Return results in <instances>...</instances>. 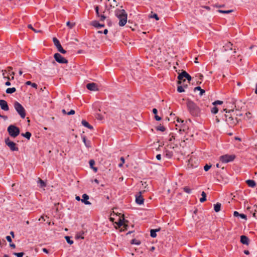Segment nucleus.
<instances>
[{
	"label": "nucleus",
	"mask_w": 257,
	"mask_h": 257,
	"mask_svg": "<svg viewBox=\"0 0 257 257\" xmlns=\"http://www.w3.org/2000/svg\"><path fill=\"white\" fill-rule=\"evenodd\" d=\"M187 107L190 114L194 117L199 116L200 114V108L193 101L187 100Z\"/></svg>",
	"instance_id": "nucleus-1"
},
{
	"label": "nucleus",
	"mask_w": 257,
	"mask_h": 257,
	"mask_svg": "<svg viewBox=\"0 0 257 257\" xmlns=\"http://www.w3.org/2000/svg\"><path fill=\"white\" fill-rule=\"evenodd\" d=\"M115 15L119 19L118 25L119 26L122 27L126 24L127 15L124 10L116 9L115 11Z\"/></svg>",
	"instance_id": "nucleus-2"
},
{
	"label": "nucleus",
	"mask_w": 257,
	"mask_h": 257,
	"mask_svg": "<svg viewBox=\"0 0 257 257\" xmlns=\"http://www.w3.org/2000/svg\"><path fill=\"white\" fill-rule=\"evenodd\" d=\"M226 112L227 113V111H226ZM225 121L230 127L234 126L238 122L237 118L234 115L233 110H229L228 113L225 114Z\"/></svg>",
	"instance_id": "nucleus-3"
},
{
	"label": "nucleus",
	"mask_w": 257,
	"mask_h": 257,
	"mask_svg": "<svg viewBox=\"0 0 257 257\" xmlns=\"http://www.w3.org/2000/svg\"><path fill=\"white\" fill-rule=\"evenodd\" d=\"M7 131L9 135L14 138L17 137L20 133L19 128L13 124L8 126Z\"/></svg>",
	"instance_id": "nucleus-4"
},
{
	"label": "nucleus",
	"mask_w": 257,
	"mask_h": 257,
	"mask_svg": "<svg viewBox=\"0 0 257 257\" xmlns=\"http://www.w3.org/2000/svg\"><path fill=\"white\" fill-rule=\"evenodd\" d=\"M14 107L19 114L22 118H24L26 116V111L24 107L18 101L15 102Z\"/></svg>",
	"instance_id": "nucleus-5"
},
{
	"label": "nucleus",
	"mask_w": 257,
	"mask_h": 257,
	"mask_svg": "<svg viewBox=\"0 0 257 257\" xmlns=\"http://www.w3.org/2000/svg\"><path fill=\"white\" fill-rule=\"evenodd\" d=\"M235 158L234 155H224L220 157L219 160L223 163H227L233 161Z\"/></svg>",
	"instance_id": "nucleus-6"
},
{
	"label": "nucleus",
	"mask_w": 257,
	"mask_h": 257,
	"mask_svg": "<svg viewBox=\"0 0 257 257\" xmlns=\"http://www.w3.org/2000/svg\"><path fill=\"white\" fill-rule=\"evenodd\" d=\"M5 142L6 145L9 147L11 151H18L19 148L16 146V144L11 141L9 138L5 139Z\"/></svg>",
	"instance_id": "nucleus-7"
},
{
	"label": "nucleus",
	"mask_w": 257,
	"mask_h": 257,
	"mask_svg": "<svg viewBox=\"0 0 257 257\" xmlns=\"http://www.w3.org/2000/svg\"><path fill=\"white\" fill-rule=\"evenodd\" d=\"M54 57L55 60L59 63L66 64L68 63V60L61 56L59 53H55L54 55Z\"/></svg>",
	"instance_id": "nucleus-8"
},
{
	"label": "nucleus",
	"mask_w": 257,
	"mask_h": 257,
	"mask_svg": "<svg viewBox=\"0 0 257 257\" xmlns=\"http://www.w3.org/2000/svg\"><path fill=\"white\" fill-rule=\"evenodd\" d=\"M53 41L55 46L57 48L58 51L64 54L66 53V51L63 49L59 41L56 38H53Z\"/></svg>",
	"instance_id": "nucleus-9"
},
{
	"label": "nucleus",
	"mask_w": 257,
	"mask_h": 257,
	"mask_svg": "<svg viewBox=\"0 0 257 257\" xmlns=\"http://www.w3.org/2000/svg\"><path fill=\"white\" fill-rule=\"evenodd\" d=\"M86 88L91 91L98 90V85L95 83H89L86 84Z\"/></svg>",
	"instance_id": "nucleus-10"
},
{
	"label": "nucleus",
	"mask_w": 257,
	"mask_h": 257,
	"mask_svg": "<svg viewBox=\"0 0 257 257\" xmlns=\"http://www.w3.org/2000/svg\"><path fill=\"white\" fill-rule=\"evenodd\" d=\"M142 192H139L138 194L136 195V202L138 204L141 205L143 204L144 199L141 195Z\"/></svg>",
	"instance_id": "nucleus-11"
},
{
	"label": "nucleus",
	"mask_w": 257,
	"mask_h": 257,
	"mask_svg": "<svg viewBox=\"0 0 257 257\" xmlns=\"http://www.w3.org/2000/svg\"><path fill=\"white\" fill-rule=\"evenodd\" d=\"M0 106L2 109L5 111H8L9 109V107L7 102L3 99L0 100Z\"/></svg>",
	"instance_id": "nucleus-12"
},
{
	"label": "nucleus",
	"mask_w": 257,
	"mask_h": 257,
	"mask_svg": "<svg viewBox=\"0 0 257 257\" xmlns=\"http://www.w3.org/2000/svg\"><path fill=\"white\" fill-rule=\"evenodd\" d=\"M117 224L119 227L123 226V227L124 228H121L120 230L121 231H124V230L127 229L128 225L124 224V219H119V220Z\"/></svg>",
	"instance_id": "nucleus-13"
},
{
	"label": "nucleus",
	"mask_w": 257,
	"mask_h": 257,
	"mask_svg": "<svg viewBox=\"0 0 257 257\" xmlns=\"http://www.w3.org/2000/svg\"><path fill=\"white\" fill-rule=\"evenodd\" d=\"M82 199H81V201L82 202L84 203L85 205H90L91 203L88 201L89 199V196L86 194H84L82 195Z\"/></svg>",
	"instance_id": "nucleus-14"
},
{
	"label": "nucleus",
	"mask_w": 257,
	"mask_h": 257,
	"mask_svg": "<svg viewBox=\"0 0 257 257\" xmlns=\"http://www.w3.org/2000/svg\"><path fill=\"white\" fill-rule=\"evenodd\" d=\"M82 141L86 148H89L91 147V143L90 141L87 140L85 136H81Z\"/></svg>",
	"instance_id": "nucleus-15"
},
{
	"label": "nucleus",
	"mask_w": 257,
	"mask_h": 257,
	"mask_svg": "<svg viewBox=\"0 0 257 257\" xmlns=\"http://www.w3.org/2000/svg\"><path fill=\"white\" fill-rule=\"evenodd\" d=\"M91 25L93 26V27L99 28L101 27H104V24H100L97 21H93L91 22Z\"/></svg>",
	"instance_id": "nucleus-16"
},
{
	"label": "nucleus",
	"mask_w": 257,
	"mask_h": 257,
	"mask_svg": "<svg viewBox=\"0 0 257 257\" xmlns=\"http://www.w3.org/2000/svg\"><path fill=\"white\" fill-rule=\"evenodd\" d=\"M249 238L245 235H241L240 236V242L243 244L248 245L249 244Z\"/></svg>",
	"instance_id": "nucleus-17"
},
{
	"label": "nucleus",
	"mask_w": 257,
	"mask_h": 257,
	"mask_svg": "<svg viewBox=\"0 0 257 257\" xmlns=\"http://www.w3.org/2000/svg\"><path fill=\"white\" fill-rule=\"evenodd\" d=\"M184 78H185V71H183L178 76V79L179 80V81H178V84H181L182 82V81H185V80L184 79Z\"/></svg>",
	"instance_id": "nucleus-18"
},
{
	"label": "nucleus",
	"mask_w": 257,
	"mask_h": 257,
	"mask_svg": "<svg viewBox=\"0 0 257 257\" xmlns=\"http://www.w3.org/2000/svg\"><path fill=\"white\" fill-rule=\"evenodd\" d=\"M173 155V153L172 151H169L166 150L164 152V156L166 157L168 159H171Z\"/></svg>",
	"instance_id": "nucleus-19"
},
{
	"label": "nucleus",
	"mask_w": 257,
	"mask_h": 257,
	"mask_svg": "<svg viewBox=\"0 0 257 257\" xmlns=\"http://www.w3.org/2000/svg\"><path fill=\"white\" fill-rule=\"evenodd\" d=\"M81 123L82 124L87 127L88 128L90 129V130H93V127L92 125H90L87 121H86L85 120H82V121H81Z\"/></svg>",
	"instance_id": "nucleus-20"
},
{
	"label": "nucleus",
	"mask_w": 257,
	"mask_h": 257,
	"mask_svg": "<svg viewBox=\"0 0 257 257\" xmlns=\"http://www.w3.org/2000/svg\"><path fill=\"white\" fill-rule=\"evenodd\" d=\"M160 230H161L160 228L155 229H151V231H150L151 232V233H150L151 236L153 238L156 237L157 236L156 232L160 231Z\"/></svg>",
	"instance_id": "nucleus-21"
},
{
	"label": "nucleus",
	"mask_w": 257,
	"mask_h": 257,
	"mask_svg": "<svg viewBox=\"0 0 257 257\" xmlns=\"http://www.w3.org/2000/svg\"><path fill=\"white\" fill-rule=\"evenodd\" d=\"M246 183L249 187L253 188L255 186L256 183L253 180H247L246 181Z\"/></svg>",
	"instance_id": "nucleus-22"
},
{
	"label": "nucleus",
	"mask_w": 257,
	"mask_h": 257,
	"mask_svg": "<svg viewBox=\"0 0 257 257\" xmlns=\"http://www.w3.org/2000/svg\"><path fill=\"white\" fill-rule=\"evenodd\" d=\"M37 183L40 188H44L46 186V183L40 178H38Z\"/></svg>",
	"instance_id": "nucleus-23"
},
{
	"label": "nucleus",
	"mask_w": 257,
	"mask_h": 257,
	"mask_svg": "<svg viewBox=\"0 0 257 257\" xmlns=\"http://www.w3.org/2000/svg\"><path fill=\"white\" fill-rule=\"evenodd\" d=\"M224 51H227L228 50H232V44L230 42H227L225 46H223Z\"/></svg>",
	"instance_id": "nucleus-24"
},
{
	"label": "nucleus",
	"mask_w": 257,
	"mask_h": 257,
	"mask_svg": "<svg viewBox=\"0 0 257 257\" xmlns=\"http://www.w3.org/2000/svg\"><path fill=\"white\" fill-rule=\"evenodd\" d=\"M221 203H217L214 205V210L216 212H218L220 210Z\"/></svg>",
	"instance_id": "nucleus-25"
},
{
	"label": "nucleus",
	"mask_w": 257,
	"mask_h": 257,
	"mask_svg": "<svg viewBox=\"0 0 257 257\" xmlns=\"http://www.w3.org/2000/svg\"><path fill=\"white\" fill-rule=\"evenodd\" d=\"M89 164L90 168L93 169L95 172H96L97 168L93 167V165L95 164V161L93 160H90L89 162Z\"/></svg>",
	"instance_id": "nucleus-26"
},
{
	"label": "nucleus",
	"mask_w": 257,
	"mask_h": 257,
	"mask_svg": "<svg viewBox=\"0 0 257 257\" xmlns=\"http://www.w3.org/2000/svg\"><path fill=\"white\" fill-rule=\"evenodd\" d=\"M16 91V89L15 87L8 88L6 90V93L8 94H12Z\"/></svg>",
	"instance_id": "nucleus-27"
},
{
	"label": "nucleus",
	"mask_w": 257,
	"mask_h": 257,
	"mask_svg": "<svg viewBox=\"0 0 257 257\" xmlns=\"http://www.w3.org/2000/svg\"><path fill=\"white\" fill-rule=\"evenodd\" d=\"M201 196L202 197L200 198V201L201 202H203L206 200V194L204 191H203L201 193Z\"/></svg>",
	"instance_id": "nucleus-28"
},
{
	"label": "nucleus",
	"mask_w": 257,
	"mask_h": 257,
	"mask_svg": "<svg viewBox=\"0 0 257 257\" xmlns=\"http://www.w3.org/2000/svg\"><path fill=\"white\" fill-rule=\"evenodd\" d=\"M22 136L29 140L31 137V134L29 132H27L25 133H22Z\"/></svg>",
	"instance_id": "nucleus-29"
},
{
	"label": "nucleus",
	"mask_w": 257,
	"mask_h": 257,
	"mask_svg": "<svg viewBox=\"0 0 257 257\" xmlns=\"http://www.w3.org/2000/svg\"><path fill=\"white\" fill-rule=\"evenodd\" d=\"M26 84L27 85H31L33 87L35 88H37V84L35 83H32L30 81H27Z\"/></svg>",
	"instance_id": "nucleus-30"
},
{
	"label": "nucleus",
	"mask_w": 257,
	"mask_h": 257,
	"mask_svg": "<svg viewBox=\"0 0 257 257\" xmlns=\"http://www.w3.org/2000/svg\"><path fill=\"white\" fill-rule=\"evenodd\" d=\"M187 86V85H184V86H181V85H180V86H178L177 87V91H178L179 92H180V93L183 92H184V89L183 87H186Z\"/></svg>",
	"instance_id": "nucleus-31"
},
{
	"label": "nucleus",
	"mask_w": 257,
	"mask_h": 257,
	"mask_svg": "<svg viewBox=\"0 0 257 257\" xmlns=\"http://www.w3.org/2000/svg\"><path fill=\"white\" fill-rule=\"evenodd\" d=\"M217 12L220 13H222V14H229V13H231L232 12H233V10L224 11V10H218L217 11Z\"/></svg>",
	"instance_id": "nucleus-32"
},
{
	"label": "nucleus",
	"mask_w": 257,
	"mask_h": 257,
	"mask_svg": "<svg viewBox=\"0 0 257 257\" xmlns=\"http://www.w3.org/2000/svg\"><path fill=\"white\" fill-rule=\"evenodd\" d=\"M141 242L140 240H137L136 239H133L131 240L132 244L140 245L141 244Z\"/></svg>",
	"instance_id": "nucleus-33"
},
{
	"label": "nucleus",
	"mask_w": 257,
	"mask_h": 257,
	"mask_svg": "<svg viewBox=\"0 0 257 257\" xmlns=\"http://www.w3.org/2000/svg\"><path fill=\"white\" fill-rule=\"evenodd\" d=\"M211 111L212 113L216 114L218 112V109L216 106H215V105H214V106L212 108Z\"/></svg>",
	"instance_id": "nucleus-34"
},
{
	"label": "nucleus",
	"mask_w": 257,
	"mask_h": 257,
	"mask_svg": "<svg viewBox=\"0 0 257 257\" xmlns=\"http://www.w3.org/2000/svg\"><path fill=\"white\" fill-rule=\"evenodd\" d=\"M67 242L68 243L70 244H72L73 243V241L71 239H70V237L69 236H66L65 237Z\"/></svg>",
	"instance_id": "nucleus-35"
},
{
	"label": "nucleus",
	"mask_w": 257,
	"mask_h": 257,
	"mask_svg": "<svg viewBox=\"0 0 257 257\" xmlns=\"http://www.w3.org/2000/svg\"><path fill=\"white\" fill-rule=\"evenodd\" d=\"M185 78L187 79L189 82L191 80V76L185 71Z\"/></svg>",
	"instance_id": "nucleus-36"
},
{
	"label": "nucleus",
	"mask_w": 257,
	"mask_h": 257,
	"mask_svg": "<svg viewBox=\"0 0 257 257\" xmlns=\"http://www.w3.org/2000/svg\"><path fill=\"white\" fill-rule=\"evenodd\" d=\"M157 130L158 131H160L161 132H164L165 131L166 128L164 126L160 125L159 126L157 127Z\"/></svg>",
	"instance_id": "nucleus-37"
},
{
	"label": "nucleus",
	"mask_w": 257,
	"mask_h": 257,
	"mask_svg": "<svg viewBox=\"0 0 257 257\" xmlns=\"http://www.w3.org/2000/svg\"><path fill=\"white\" fill-rule=\"evenodd\" d=\"M118 6V3L115 0H113L112 3L110 4V7L113 8L117 7Z\"/></svg>",
	"instance_id": "nucleus-38"
},
{
	"label": "nucleus",
	"mask_w": 257,
	"mask_h": 257,
	"mask_svg": "<svg viewBox=\"0 0 257 257\" xmlns=\"http://www.w3.org/2000/svg\"><path fill=\"white\" fill-rule=\"evenodd\" d=\"M169 139H168V140L170 142H171L173 140L175 139V135L173 133H171L170 135H169Z\"/></svg>",
	"instance_id": "nucleus-39"
},
{
	"label": "nucleus",
	"mask_w": 257,
	"mask_h": 257,
	"mask_svg": "<svg viewBox=\"0 0 257 257\" xmlns=\"http://www.w3.org/2000/svg\"><path fill=\"white\" fill-rule=\"evenodd\" d=\"M14 254L17 257H23L24 253L23 252H14Z\"/></svg>",
	"instance_id": "nucleus-40"
},
{
	"label": "nucleus",
	"mask_w": 257,
	"mask_h": 257,
	"mask_svg": "<svg viewBox=\"0 0 257 257\" xmlns=\"http://www.w3.org/2000/svg\"><path fill=\"white\" fill-rule=\"evenodd\" d=\"M211 167V165L206 164L204 167V170L205 171H208Z\"/></svg>",
	"instance_id": "nucleus-41"
},
{
	"label": "nucleus",
	"mask_w": 257,
	"mask_h": 257,
	"mask_svg": "<svg viewBox=\"0 0 257 257\" xmlns=\"http://www.w3.org/2000/svg\"><path fill=\"white\" fill-rule=\"evenodd\" d=\"M183 189H184V191L187 193H191V190L189 187H188L187 186L184 187Z\"/></svg>",
	"instance_id": "nucleus-42"
},
{
	"label": "nucleus",
	"mask_w": 257,
	"mask_h": 257,
	"mask_svg": "<svg viewBox=\"0 0 257 257\" xmlns=\"http://www.w3.org/2000/svg\"><path fill=\"white\" fill-rule=\"evenodd\" d=\"M95 12H96V16L98 17H99L101 15L99 14V7H98V6H96L95 7Z\"/></svg>",
	"instance_id": "nucleus-43"
},
{
	"label": "nucleus",
	"mask_w": 257,
	"mask_h": 257,
	"mask_svg": "<svg viewBox=\"0 0 257 257\" xmlns=\"http://www.w3.org/2000/svg\"><path fill=\"white\" fill-rule=\"evenodd\" d=\"M66 25L67 26L69 27V28L72 29L74 26L75 24L74 23H71L70 22H67L66 23Z\"/></svg>",
	"instance_id": "nucleus-44"
},
{
	"label": "nucleus",
	"mask_w": 257,
	"mask_h": 257,
	"mask_svg": "<svg viewBox=\"0 0 257 257\" xmlns=\"http://www.w3.org/2000/svg\"><path fill=\"white\" fill-rule=\"evenodd\" d=\"M223 103V101H220V100H216V101H215L214 102H213L212 103V104L214 105H216L217 104H222Z\"/></svg>",
	"instance_id": "nucleus-45"
},
{
	"label": "nucleus",
	"mask_w": 257,
	"mask_h": 257,
	"mask_svg": "<svg viewBox=\"0 0 257 257\" xmlns=\"http://www.w3.org/2000/svg\"><path fill=\"white\" fill-rule=\"evenodd\" d=\"M150 18H154L156 20H159V17L158 16L157 14H152L151 16H150Z\"/></svg>",
	"instance_id": "nucleus-46"
},
{
	"label": "nucleus",
	"mask_w": 257,
	"mask_h": 257,
	"mask_svg": "<svg viewBox=\"0 0 257 257\" xmlns=\"http://www.w3.org/2000/svg\"><path fill=\"white\" fill-rule=\"evenodd\" d=\"M28 27L29 29H30L32 30L33 31H34V32H36V33H38V32H40V31H39H39H37L36 30H35V29H34V28L33 27V26H32V25L31 24L29 25L28 26Z\"/></svg>",
	"instance_id": "nucleus-47"
},
{
	"label": "nucleus",
	"mask_w": 257,
	"mask_h": 257,
	"mask_svg": "<svg viewBox=\"0 0 257 257\" xmlns=\"http://www.w3.org/2000/svg\"><path fill=\"white\" fill-rule=\"evenodd\" d=\"M251 117V114L249 112H247L245 113V117H246L247 119H249Z\"/></svg>",
	"instance_id": "nucleus-48"
},
{
	"label": "nucleus",
	"mask_w": 257,
	"mask_h": 257,
	"mask_svg": "<svg viewBox=\"0 0 257 257\" xmlns=\"http://www.w3.org/2000/svg\"><path fill=\"white\" fill-rule=\"evenodd\" d=\"M100 21L101 22L104 21L106 19V17L104 15H101L99 17Z\"/></svg>",
	"instance_id": "nucleus-49"
},
{
	"label": "nucleus",
	"mask_w": 257,
	"mask_h": 257,
	"mask_svg": "<svg viewBox=\"0 0 257 257\" xmlns=\"http://www.w3.org/2000/svg\"><path fill=\"white\" fill-rule=\"evenodd\" d=\"M253 208H254V212L253 213V217H256V212L257 211V206L254 205L253 206Z\"/></svg>",
	"instance_id": "nucleus-50"
},
{
	"label": "nucleus",
	"mask_w": 257,
	"mask_h": 257,
	"mask_svg": "<svg viewBox=\"0 0 257 257\" xmlns=\"http://www.w3.org/2000/svg\"><path fill=\"white\" fill-rule=\"evenodd\" d=\"M106 21H107V25L108 26L110 27L112 26V23L111 22L110 20L107 19Z\"/></svg>",
	"instance_id": "nucleus-51"
},
{
	"label": "nucleus",
	"mask_w": 257,
	"mask_h": 257,
	"mask_svg": "<svg viewBox=\"0 0 257 257\" xmlns=\"http://www.w3.org/2000/svg\"><path fill=\"white\" fill-rule=\"evenodd\" d=\"M239 217H240L241 218L246 220L247 217L244 214H240Z\"/></svg>",
	"instance_id": "nucleus-52"
},
{
	"label": "nucleus",
	"mask_w": 257,
	"mask_h": 257,
	"mask_svg": "<svg viewBox=\"0 0 257 257\" xmlns=\"http://www.w3.org/2000/svg\"><path fill=\"white\" fill-rule=\"evenodd\" d=\"M155 118L157 121H160L161 120V117L158 116L157 114L155 115Z\"/></svg>",
	"instance_id": "nucleus-53"
},
{
	"label": "nucleus",
	"mask_w": 257,
	"mask_h": 257,
	"mask_svg": "<svg viewBox=\"0 0 257 257\" xmlns=\"http://www.w3.org/2000/svg\"><path fill=\"white\" fill-rule=\"evenodd\" d=\"M75 114V111L73 109L71 110L70 111L67 112V114L68 115H72Z\"/></svg>",
	"instance_id": "nucleus-54"
},
{
	"label": "nucleus",
	"mask_w": 257,
	"mask_h": 257,
	"mask_svg": "<svg viewBox=\"0 0 257 257\" xmlns=\"http://www.w3.org/2000/svg\"><path fill=\"white\" fill-rule=\"evenodd\" d=\"M239 215H240V213H239V212H238L237 211H235L234 212H233V215L235 217H238V216H239Z\"/></svg>",
	"instance_id": "nucleus-55"
},
{
	"label": "nucleus",
	"mask_w": 257,
	"mask_h": 257,
	"mask_svg": "<svg viewBox=\"0 0 257 257\" xmlns=\"http://www.w3.org/2000/svg\"><path fill=\"white\" fill-rule=\"evenodd\" d=\"M6 239L8 240V241H9V242H11L12 241V238L10 236H7Z\"/></svg>",
	"instance_id": "nucleus-56"
},
{
	"label": "nucleus",
	"mask_w": 257,
	"mask_h": 257,
	"mask_svg": "<svg viewBox=\"0 0 257 257\" xmlns=\"http://www.w3.org/2000/svg\"><path fill=\"white\" fill-rule=\"evenodd\" d=\"M152 111L153 113L155 114V115L157 114L158 110L156 108H153Z\"/></svg>",
	"instance_id": "nucleus-57"
},
{
	"label": "nucleus",
	"mask_w": 257,
	"mask_h": 257,
	"mask_svg": "<svg viewBox=\"0 0 257 257\" xmlns=\"http://www.w3.org/2000/svg\"><path fill=\"white\" fill-rule=\"evenodd\" d=\"M156 158L158 160H160L161 159V154H158L156 156Z\"/></svg>",
	"instance_id": "nucleus-58"
},
{
	"label": "nucleus",
	"mask_w": 257,
	"mask_h": 257,
	"mask_svg": "<svg viewBox=\"0 0 257 257\" xmlns=\"http://www.w3.org/2000/svg\"><path fill=\"white\" fill-rule=\"evenodd\" d=\"M42 250H43V251L44 252H45V253H49V250H48L47 248H43V249H42Z\"/></svg>",
	"instance_id": "nucleus-59"
},
{
	"label": "nucleus",
	"mask_w": 257,
	"mask_h": 257,
	"mask_svg": "<svg viewBox=\"0 0 257 257\" xmlns=\"http://www.w3.org/2000/svg\"><path fill=\"white\" fill-rule=\"evenodd\" d=\"M0 117H1V118H4L5 120H6V119H8V117H7V116H6V115H1Z\"/></svg>",
	"instance_id": "nucleus-60"
},
{
	"label": "nucleus",
	"mask_w": 257,
	"mask_h": 257,
	"mask_svg": "<svg viewBox=\"0 0 257 257\" xmlns=\"http://www.w3.org/2000/svg\"><path fill=\"white\" fill-rule=\"evenodd\" d=\"M205 90H204V89H201L200 90V95H203V94L205 93Z\"/></svg>",
	"instance_id": "nucleus-61"
},
{
	"label": "nucleus",
	"mask_w": 257,
	"mask_h": 257,
	"mask_svg": "<svg viewBox=\"0 0 257 257\" xmlns=\"http://www.w3.org/2000/svg\"><path fill=\"white\" fill-rule=\"evenodd\" d=\"M201 89V88L200 86L196 87L194 88V90H200V91Z\"/></svg>",
	"instance_id": "nucleus-62"
},
{
	"label": "nucleus",
	"mask_w": 257,
	"mask_h": 257,
	"mask_svg": "<svg viewBox=\"0 0 257 257\" xmlns=\"http://www.w3.org/2000/svg\"><path fill=\"white\" fill-rule=\"evenodd\" d=\"M243 252L245 254L247 255L249 254V251L248 250H244Z\"/></svg>",
	"instance_id": "nucleus-63"
},
{
	"label": "nucleus",
	"mask_w": 257,
	"mask_h": 257,
	"mask_svg": "<svg viewBox=\"0 0 257 257\" xmlns=\"http://www.w3.org/2000/svg\"><path fill=\"white\" fill-rule=\"evenodd\" d=\"M5 84L7 86H10L11 84L9 81H8L7 82H6Z\"/></svg>",
	"instance_id": "nucleus-64"
}]
</instances>
